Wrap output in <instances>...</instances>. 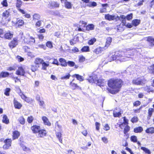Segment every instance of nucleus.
Returning a JSON list of instances; mask_svg holds the SVG:
<instances>
[{
    "instance_id": "26",
    "label": "nucleus",
    "mask_w": 154,
    "mask_h": 154,
    "mask_svg": "<svg viewBox=\"0 0 154 154\" xmlns=\"http://www.w3.org/2000/svg\"><path fill=\"white\" fill-rule=\"evenodd\" d=\"M125 24L122 23H120L119 25L117 26V30L120 32L123 31L125 29L124 26Z\"/></svg>"
},
{
    "instance_id": "44",
    "label": "nucleus",
    "mask_w": 154,
    "mask_h": 154,
    "mask_svg": "<svg viewBox=\"0 0 154 154\" xmlns=\"http://www.w3.org/2000/svg\"><path fill=\"white\" fill-rule=\"evenodd\" d=\"M42 65V69L43 70H47V67L49 66V63H47L43 61L41 64Z\"/></svg>"
},
{
    "instance_id": "55",
    "label": "nucleus",
    "mask_w": 154,
    "mask_h": 154,
    "mask_svg": "<svg viewBox=\"0 0 154 154\" xmlns=\"http://www.w3.org/2000/svg\"><path fill=\"white\" fill-rule=\"evenodd\" d=\"M71 75L69 73H67L65 75L62 76L60 79H69Z\"/></svg>"
},
{
    "instance_id": "38",
    "label": "nucleus",
    "mask_w": 154,
    "mask_h": 154,
    "mask_svg": "<svg viewBox=\"0 0 154 154\" xmlns=\"http://www.w3.org/2000/svg\"><path fill=\"white\" fill-rule=\"evenodd\" d=\"M44 60L39 58H36L34 61V63L36 65L38 66L42 64Z\"/></svg>"
},
{
    "instance_id": "20",
    "label": "nucleus",
    "mask_w": 154,
    "mask_h": 154,
    "mask_svg": "<svg viewBox=\"0 0 154 154\" xmlns=\"http://www.w3.org/2000/svg\"><path fill=\"white\" fill-rule=\"evenodd\" d=\"M13 103L14 107L17 109H20L22 107V104L18 102L14 98L13 100Z\"/></svg>"
},
{
    "instance_id": "49",
    "label": "nucleus",
    "mask_w": 154,
    "mask_h": 154,
    "mask_svg": "<svg viewBox=\"0 0 154 154\" xmlns=\"http://www.w3.org/2000/svg\"><path fill=\"white\" fill-rule=\"evenodd\" d=\"M18 121L22 125H24L25 123V119L23 116H21L18 119Z\"/></svg>"
},
{
    "instance_id": "45",
    "label": "nucleus",
    "mask_w": 154,
    "mask_h": 154,
    "mask_svg": "<svg viewBox=\"0 0 154 154\" xmlns=\"http://www.w3.org/2000/svg\"><path fill=\"white\" fill-rule=\"evenodd\" d=\"M39 67V65L37 66L36 64L32 65L31 66V70L32 72H35L38 70Z\"/></svg>"
},
{
    "instance_id": "63",
    "label": "nucleus",
    "mask_w": 154,
    "mask_h": 154,
    "mask_svg": "<svg viewBox=\"0 0 154 154\" xmlns=\"http://www.w3.org/2000/svg\"><path fill=\"white\" fill-rule=\"evenodd\" d=\"M85 58L82 55L79 57V62L81 63L85 61Z\"/></svg>"
},
{
    "instance_id": "24",
    "label": "nucleus",
    "mask_w": 154,
    "mask_h": 154,
    "mask_svg": "<svg viewBox=\"0 0 154 154\" xmlns=\"http://www.w3.org/2000/svg\"><path fill=\"white\" fill-rule=\"evenodd\" d=\"M24 23L23 20L20 19L16 21L15 23V25L18 27H20L21 26H24Z\"/></svg>"
},
{
    "instance_id": "12",
    "label": "nucleus",
    "mask_w": 154,
    "mask_h": 154,
    "mask_svg": "<svg viewBox=\"0 0 154 154\" xmlns=\"http://www.w3.org/2000/svg\"><path fill=\"white\" fill-rule=\"evenodd\" d=\"M145 80L143 79H141L140 78H137L136 79H134L132 80V83L137 85H141L144 84Z\"/></svg>"
},
{
    "instance_id": "36",
    "label": "nucleus",
    "mask_w": 154,
    "mask_h": 154,
    "mask_svg": "<svg viewBox=\"0 0 154 154\" xmlns=\"http://www.w3.org/2000/svg\"><path fill=\"white\" fill-rule=\"evenodd\" d=\"M148 70L149 73L154 75V63L149 66L148 68Z\"/></svg>"
},
{
    "instance_id": "22",
    "label": "nucleus",
    "mask_w": 154,
    "mask_h": 154,
    "mask_svg": "<svg viewBox=\"0 0 154 154\" xmlns=\"http://www.w3.org/2000/svg\"><path fill=\"white\" fill-rule=\"evenodd\" d=\"M59 60L60 63V65L62 67H66L67 66V63L66 60L62 58L59 59Z\"/></svg>"
},
{
    "instance_id": "41",
    "label": "nucleus",
    "mask_w": 154,
    "mask_h": 154,
    "mask_svg": "<svg viewBox=\"0 0 154 154\" xmlns=\"http://www.w3.org/2000/svg\"><path fill=\"white\" fill-rule=\"evenodd\" d=\"M56 135L58 139L60 142L61 143H62L63 141L61 133L60 132H57L56 133Z\"/></svg>"
},
{
    "instance_id": "19",
    "label": "nucleus",
    "mask_w": 154,
    "mask_h": 154,
    "mask_svg": "<svg viewBox=\"0 0 154 154\" xmlns=\"http://www.w3.org/2000/svg\"><path fill=\"white\" fill-rule=\"evenodd\" d=\"M42 119L44 125L50 126L51 125V123L49 121L47 117L45 116H43L42 117Z\"/></svg>"
},
{
    "instance_id": "62",
    "label": "nucleus",
    "mask_w": 154,
    "mask_h": 154,
    "mask_svg": "<svg viewBox=\"0 0 154 154\" xmlns=\"http://www.w3.org/2000/svg\"><path fill=\"white\" fill-rule=\"evenodd\" d=\"M133 14L132 13H131L129 14H128L126 16V19L128 20H130L132 18Z\"/></svg>"
},
{
    "instance_id": "16",
    "label": "nucleus",
    "mask_w": 154,
    "mask_h": 154,
    "mask_svg": "<svg viewBox=\"0 0 154 154\" xmlns=\"http://www.w3.org/2000/svg\"><path fill=\"white\" fill-rule=\"evenodd\" d=\"M25 73V70L22 66L19 67L18 69L16 72V74L17 75L24 76Z\"/></svg>"
},
{
    "instance_id": "29",
    "label": "nucleus",
    "mask_w": 154,
    "mask_h": 154,
    "mask_svg": "<svg viewBox=\"0 0 154 154\" xmlns=\"http://www.w3.org/2000/svg\"><path fill=\"white\" fill-rule=\"evenodd\" d=\"M143 131V128L141 126H138L134 129L133 131L136 133H140Z\"/></svg>"
},
{
    "instance_id": "60",
    "label": "nucleus",
    "mask_w": 154,
    "mask_h": 154,
    "mask_svg": "<svg viewBox=\"0 0 154 154\" xmlns=\"http://www.w3.org/2000/svg\"><path fill=\"white\" fill-rule=\"evenodd\" d=\"M16 58L19 62H21L24 60V59L23 57L19 55H17Z\"/></svg>"
},
{
    "instance_id": "1",
    "label": "nucleus",
    "mask_w": 154,
    "mask_h": 154,
    "mask_svg": "<svg viewBox=\"0 0 154 154\" xmlns=\"http://www.w3.org/2000/svg\"><path fill=\"white\" fill-rule=\"evenodd\" d=\"M124 84V81L120 79L111 78L108 81L109 88H107L106 90L111 94H115L120 91Z\"/></svg>"
},
{
    "instance_id": "28",
    "label": "nucleus",
    "mask_w": 154,
    "mask_h": 154,
    "mask_svg": "<svg viewBox=\"0 0 154 154\" xmlns=\"http://www.w3.org/2000/svg\"><path fill=\"white\" fill-rule=\"evenodd\" d=\"M73 78H76V79L80 82H82L84 80V78L82 76L78 74H74L72 75Z\"/></svg>"
},
{
    "instance_id": "2",
    "label": "nucleus",
    "mask_w": 154,
    "mask_h": 154,
    "mask_svg": "<svg viewBox=\"0 0 154 154\" xmlns=\"http://www.w3.org/2000/svg\"><path fill=\"white\" fill-rule=\"evenodd\" d=\"M124 55V53L123 51H119L116 52L111 57L113 60H117L121 62H123L125 61Z\"/></svg>"
},
{
    "instance_id": "23",
    "label": "nucleus",
    "mask_w": 154,
    "mask_h": 154,
    "mask_svg": "<svg viewBox=\"0 0 154 154\" xmlns=\"http://www.w3.org/2000/svg\"><path fill=\"white\" fill-rule=\"evenodd\" d=\"M21 98L24 100L25 101L28 103H31L33 101V100L27 97H26L24 94H22L20 95Z\"/></svg>"
},
{
    "instance_id": "52",
    "label": "nucleus",
    "mask_w": 154,
    "mask_h": 154,
    "mask_svg": "<svg viewBox=\"0 0 154 154\" xmlns=\"http://www.w3.org/2000/svg\"><path fill=\"white\" fill-rule=\"evenodd\" d=\"M138 121V118L137 116H133L131 119V121L133 123L137 122Z\"/></svg>"
},
{
    "instance_id": "8",
    "label": "nucleus",
    "mask_w": 154,
    "mask_h": 154,
    "mask_svg": "<svg viewBox=\"0 0 154 154\" xmlns=\"http://www.w3.org/2000/svg\"><path fill=\"white\" fill-rule=\"evenodd\" d=\"M74 80V79H73L70 82L69 86L70 88L73 90L77 89L81 90V88L77 84L73 82Z\"/></svg>"
},
{
    "instance_id": "27",
    "label": "nucleus",
    "mask_w": 154,
    "mask_h": 154,
    "mask_svg": "<svg viewBox=\"0 0 154 154\" xmlns=\"http://www.w3.org/2000/svg\"><path fill=\"white\" fill-rule=\"evenodd\" d=\"M145 131L146 133L148 134H154V127H148L146 129Z\"/></svg>"
},
{
    "instance_id": "18",
    "label": "nucleus",
    "mask_w": 154,
    "mask_h": 154,
    "mask_svg": "<svg viewBox=\"0 0 154 154\" xmlns=\"http://www.w3.org/2000/svg\"><path fill=\"white\" fill-rule=\"evenodd\" d=\"M112 41V38L110 37H107L106 39V41L105 45L103 47L105 49L108 48L111 45Z\"/></svg>"
},
{
    "instance_id": "3",
    "label": "nucleus",
    "mask_w": 154,
    "mask_h": 154,
    "mask_svg": "<svg viewBox=\"0 0 154 154\" xmlns=\"http://www.w3.org/2000/svg\"><path fill=\"white\" fill-rule=\"evenodd\" d=\"M20 38L23 39V42L24 44L30 45L34 44L35 41V38L30 36L29 35L24 37L20 36Z\"/></svg>"
},
{
    "instance_id": "25",
    "label": "nucleus",
    "mask_w": 154,
    "mask_h": 154,
    "mask_svg": "<svg viewBox=\"0 0 154 154\" xmlns=\"http://www.w3.org/2000/svg\"><path fill=\"white\" fill-rule=\"evenodd\" d=\"M122 119H123V122L119 125V127L122 129L123 124L126 125H128V120L125 116L123 117Z\"/></svg>"
},
{
    "instance_id": "37",
    "label": "nucleus",
    "mask_w": 154,
    "mask_h": 154,
    "mask_svg": "<svg viewBox=\"0 0 154 154\" xmlns=\"http://www.w3.org/2000/svg\"><path fill=\"white\" fill-rule=\"evenodd\" d=\"M81 51L83 52H87L90 51V47L88 46H84L81 49Z\"/></svg>"
},
{
    "instance_id": "10",
    "label": "nucleus",
    "mask_w": 154,
    "mask_h": 154,
    "mask_svg": "<svg viewBox=\"0 0 154 154\" xmlns=\"http://www.w3.org/2000/svg\"><path fill=\"white\" fill-rule=\"evenodd\" d=\"M48 5L49 8L54 9L59 8L60 6V3L57 1H52L49 2Z\"/></svg>"
},
{
    "instance_id": "5",
    "label": "nucleus",
    "mask_w": 154,
    "mask_h": 154,
    "mask_svg": "<svg viewBox=\"0 0 154 154\" xmlns=\"http://www.w3.org/2000/svg\"><path fill=\"white\" fill-rule=\"evenodd\" d=\"M12 140L11 138H6L4 141L5 144L2 146L4 149H8L11 146Z\"/></svg>"
},
{
    "instance_id": "54",
    "label": "nucleus",
    "mask_w": 154,
    "mask_h": 154,
    "mask_svg": "<svg viewBox=\"0 0 154 154\" xmlns=\"http://www.w3.org/2000/svg\"><path fill=\"white\" fill-rule=\"evenodd\" d=\"M34 119V117L32 116L28 117L27 120L28 122L29 123H32Z\"/></svg>"
},
{
    "instance_id": "64",
    "label": "nucleus",
    "mask_w": 154,
    "mask_h": 154,
    "mask_svg": "<svg viewBox=\"0 0 154 154\" xmlns=\"http://www.w3.org/2000/svg\"><path fill=\"white\" fill-rule=\"evenodd\" d=\"M67 64L70 67H73L74 66L75 63L73 61H69L67 62Z\"/></svg>"
},
{
    "instance_id": "40",
    "label": "nucleus",
    "mask_w": 154,
    "mask_h": 154,
    "mask_svg": "<svg viewBox=\"0 0 154 154\" xmlns=\"http://www.w3.org/2000/svg\"><path fill=\"white\" fill-rule=\"evenodd\" d=\"M96 39L94 37L88 41V44L89 45H93L96 42Z\"/></svg>"
},
{
    "instance_id": "43",
    "label": "nucleus",
    "mask_w": 154,
    "mask_h": 154,
    "mask_svg": "<svg viewBox=\"0 0 154 154\" xmlns=\"http://www.w3.org/2000/svg\"><path fill=\"white\" fill-rule=\"evenodd\" d=\"M2 122L5 124H8L9 123V119L7 116L6 115L3 116L2 120Z\"/></svg>"
},
{
    "instance_id": "14",
    "label": "nucleus",
    "mask_w": 154,
    "mask_h": 154,
    "mask_svg": "<svg viewBox=\"0 0 154 154\" xmlns=\"http://www.w3.org/2000/svg\"><path fill=\"white\" fill-rule=\"evenodd\" d=\"M104 48V47L99 46L93 50L92 51L94 54L96 55H100L103 51Z\"/></svg>"
},
{
    "instance_id": "58",
    "label": "nucleus",
    "mask_w": 154,
    "mask_h": 154,
    "mask_svg": "<svg viewBox=\"0 0 154 154\" xmlns=\"http://www.w3.org/2000/svg\"><path fill=\"white\" fill-rule=\"evenodd\" d=\"M141 102L139 100H136L133 103L134 106L137 107L140 106L141 104Z\"/></svg>"
},
{
    "instance_id": "50",
    "label": "nucleus",
    "mask_w": 154,
    "mask_h": 154,
    "mask_svg": "<svg viewBox=\"0 0 154 154\" xmlns=\"http://www.w3.org/2000/svg\"><path fill=\"white\" fill-rule=\"evenodd\" d=\"M130 140L133 143H136L137 141V137L135 135L131 136L130 137Z\"/></svg>"
},
{
    "instance_id": "35",
    "label": "nucleus",
    "mask_w": 154,
    "mask_h": 154,
    "mask_svg": "<svg viewBox=\"0 0 154 154\" xmlns=\"http://www.w3.org/2000/svg\"><path fill=\"white\" fill-rule=\"evenodd\" d=\"M119 19L118 21L120 20L121 21L122 23L124 24H126V17L124 15H121L120 17H119Z\"/></svg>"
},
{
    "instance_id": "6",
    "label": "nucleus",
    "mask_w": 154,
    "mask_h": 154,
    "mask_svg": "<svg viewBox=\"0 0 154 154\" xmlns=\"http://www.w3.org/2000/svg\"><path fill=\"white\" fill-rule=\"evenodd\" d=\"M19 40L17 37L14 38L8 43V45L9 48L12 49L18 45Z\"/></svg>"
},
{
    "instance_id": "53",
    "label": "nucleus",
    "mask_w": 154,
    "mask_h": 154,
    "mask_svg": "<svg viewBox=\"0 0 154 154\" xmlns=\"http://www.w3.org/2000/svg\"><path fill=\"white\" fill-rule=\"evenodd\" d=\"M1 4L3 7H7L8 6L7 0H3L1 2Z\"/></svg>"
},
{
    "instance_id": "32",
    "label": "nucleus",
    "mask_w": 154,
    "mask_h": 154,
    "mask_svg": "<svg viewBox=\"0 0 154 154\" xmlns=\"http://www.w3.org/2000/svg\"><path fill=\"white\" fill-rule=\"evenodd\" d=\"M13 34L10 32H7L5 33L4 37L6 39L11 40L13 36Z\"/></svg>"
},
{
    "instance_id": "30",
    "label": "nucleus",
    "mask_w": 154,
    "mask_h": 154,
    "mask_svg": "<svg viewBox=\"0 0 154 154\" xmlns=\"http://www.w3.org/2000/svg\"><path fill=\"white\" fill-rule=\"evenodd\" d=\"M95 26L93 24H89L86 25V30L88 31L93 30L94 29Z\"/></svg>"
},
{
    "instance_id": "34",
    "label": "nucleus",
    "mask_w": 154,
    "mask_h": 154,
    "mask_svg": "<svg viewBox=\"0 0 154 154\" xmlns=\"http://www.w3.org/2000/svg\"><path fill=\"white\" fill-rule=\"evenodd\" d=\"M146 41L150 42L151 46H154V38L151 36H149L146 37Z\"/></svg>"
},
{
    "instance_id": "33",
    "label": "nucleus",
    "mask_w": 154,
    "mask_h": 154,
    "mask_svg": "<svg viewBox=\"0 0 154 154\" xmlns=\"http://www.w3.org/2000/svg\"><path fill=\"white\" fill-rule=\"evenodd\" d=\"M140 19H135L131 21L132 25L134 26H137L140 23Z\"/></svg>"
},
{
    "instance_id": "15",
    "label": "nucleus",
    "mask_w": 154,
    "mask_h": 154,
    "mask_svg": "<svg viewBox=\"0 0 154 154\" xmlns=\"http://www.w3.org/2000/svg\"><path fill=\"white\" fill-rule=\"evenodd\" d=\"M37 134L38 137L40 138L44 137L47 135V131L45 129H40Z\"/></svg>"
},
{
    "instance_id": "61",
    "label": "nucleus",
    "mask_w": 154,
    "mask_h": 154,
    "mask_svg": "<svg viewBox=\"0 0 154 154\" xmlns=\"http://www.w3.org/2000/svg\"><path fill=\"white\" fill-rule=\"evenodd\" d=\"M52 63L58 66L60 65V63H59L57 59L55 58L53 59V61Z\"/></svg>"
},
{
    "instance_id": "56",
    "label": "nucleus",
    "mask_w": 154,
    "mask_h": 154,
    "mask_svg": "<svg viewBox=\"0 0 154 154\" xmlns=\"http://www.w3.org/2000/svg\"><path fill=\"white\" fill-rule=\"evenodd\" d=\"M10 90L11 89L10 88H6L5 90L4 94L6 96H9Z\"/></svg>"
},
{
    "instance_id": "48",
    "label": "nucleus",
    "mask_w": 154,
    "mask_h": 154,
    "mask_svg": "<svg viewBox=\"0 0 154 154\" xmlns=\"http://www.w3.org/2000/svg\"><path fill=\"white\" fill-rule=\"evenodd\" d=\"M140 149L145 152V153L148 154H150L151 152L150 150L147 148L143 146L141 147Z\"/></svg>"
},
{
    "instance_id": "21",
    "label": "nucleus",
    "mask_w": 154,
    "mask_h": 154,
    "mask_svg": "<svg viewBox=\"0 0 154 154\" xmlns=\"http://www.w3.org/2000/svg\"><path fill=\"white\" fill-rule=\"evenodd\" d=\"M152 107L154 109L152 108H149L148 110V115L147 116V119H150L152 116L153 112H154V104L152 105Z\"/></svg>"
},
{
    "instance_id": "39",
    "label": "nucleus",
    "mask_w": 154,
    "mask_h": 154,
    "mask_svg": "<svg viewBox=\"0 0 154 154\" xmlns=\"http://www.w3.org/2000/svg\"><path fill=\"white\" fill-rule=\"evenodd\" d=\"M64 5L66 8L70 9L72 8V5L70 2L66 0V1L64 2Z\"/></svg>"
},
{
    "instance_id": "9",
    "label": "nucleus",
    "mask_w": 154,
    "mask_h": 154,
    "mask_svg": "<svg viewBox=\"0 0 154 154\" xmlns=\"http://www.w3.org/2000/svg\"><path fill=\"white\" fill-rule=\"evenodd\" d=\"M105 19L109 21H111L115 20L116 21H117L119 20V16H116L114 15H111L109 14H105Z\"/></svg>"
},
{
    "instance_id": "31",
    "label": "nucleus",
    "mask_w": 154,
    "mask_h": 154,
    "mask_svg": "<svg viewBox=\"0 0 154 154\" xmlns=\"http://www.w3.org/2000/svg\"><path fill=\"white\" fill-rule=\"evenodd\" d=\"M10 74L8 72L2 71L0 73V78L8 77Z\"/></svg>"
},
{
    "instance_id": "11",
    "label": "nucleus",
    "mask_w": 154,
    "mask_h": 154,
    "mask_svg": "<svg viewBox=\"0 0 154 154\" xmlns=\"http://www.w3.org/2000/svg\"><path fill=\"white\" fill-rule=\"evenodd\" d=\"M87 25V23L83 21L80 20L79 22V27L78 28V31H79L84 32V28H86V25Z\"/></svg>"
},
{
    "instance_id": "7",
    "label": "nucleus",
    "mask_w": 154,
    "mask_h": 154,
    "mask_svg": "<svg viewBox=\"0 0 154 154\" xmlns=\"http://www.w3.org/2000/svg\"><path fill=\"white\" fill-rule=\"evenodd\" d=\"M22 3L23 2L21 0H16L15 6L17 8L18 11L22 14H24L26 13L25 11L23 10L20 8L22 5Z\"/></svg>"
},
{
    "instance_id": "47",
    "label": "nucleus",
    "mask_w": 154,
    "mask_h": 154,
    "mask_svg": "<svg viewBox=\"0 0 154 154\" xmlns=\"http://www.w3.org/2000/svg\"><path fill=\"white\" fill-rule=\"evenodd\" d=\"M20 146L22 148L23 150L24 151H29L30 152V149L28 148L26 146H25L23 144L20 143Z\"/></svg>"
},
{
    "instance_id": "57",
    "label": "nucleus",
    "mask_w": 154,
    "mask_h": 154,
    "mask_svg": "<svg viewBox=\"0 0 154 154\" xmlns=\"http://www.w3.org/2000/svg\"><path fill=\"white\" fill-rule=\"evenodd\" d=\"M40 15L39 14H34L33 16V20H38L40 19Z\"/></svg>"
},
{
    "instance_id": "42",
    "label": "nucleus",
    "mask_w": 154,
    "mask_h": 154,
    "mask_svg": "<svg viewBox=\"0 0 154 154\" xmlns=\"http://www.w3.org/2000/svg\"><path fill=\"white\" fill-rule=\"evenodd\" d=\"M96 84L97 85L101 87L105 85V83L101 79H98L97 80Z\"/></svg>"
},
{
    "instance_id": "4",
    "label": "nucleus",
    "mask_w": 154,
    "mask_h": 154,
    "mask_svg": "<svg viewBox=\"0 0 154 154\" xmlns=\"http://www.w3.org/2000/svg\"><path fill=\"white\" fill-rule=\"evenodd\" d=\"M10 9V8L5 10L2 14V16L3 18L7 21V22L11 21L10 17L11 16Z\"/></svg>"
},
{
    "instance_id": "51",
    "label": "nucleus",
    "mask_w": 154,
    "mask_h": 154,
    "mask_svg": "<svg viewBox=\"0 0 154 154\" xmlns=\"http://www.w3.org/2000/svg\"><path fill=\"white\" fill-rule=\"evenodd\" d=\"M122 111H120L118 112H113V116L114 117H119L121 115L122 113Z\"/></svg>"
},
{
    "instance_id": "59",
    "label": "nucleus",
    "mask_w": 154,
    "mask_h": 154,
    "mask_svg": "<svg viewBox=\"0 0 154 154\" xmlns=\"http://www.w3.org/2000/svg\"><path fill=\"white\" fill-rule=\"evenodd\" d=\"M46 46L49 48H53V45L52 42L51 41H48L46 44Z\"/></svg>"
},
{
    "instance_id": "13",
    "label": "nucleus",
    "mask_w": 154,
    "mask_h": 154,
    "mask_svg": "<svg viewBox=\"0 0 154 154\" xmlns=\"http://www.w3.org/2000/svg\"><path fill=\"white\" fill-rule=\"evenodd\" d=\"M30 129L33 133L37 134L40 129L41 127L39 125H33L31 126Z\"/></svg>"
},
{
    "instance_id": "17",
    "label": "nucleus",
    "mask_w": 154,
    "mask_h": 154,
    "mask_svg": "<svg viewBox=\"0 0 154 154\" xmlns=\"http://www.w3.org/2000/svg\"><path fill=\"white\" fill-rule=\"evenodd\" d=\"M20 133L17 130H15L12 132V140H13L17 139L20 136Z\"/></svg>"
},
{
    "instance_id": "46",
    "label": "nucleus",
    "mask_w": 154,
    "mask_h": 154,
    "mask_svg": "<svg viewBox=\"0 0 154 154\" xmlns=\"http://www.w3.org/2000/svg\"><path fill=\"white\" fill-rule=\"evenodd\" d=\"M130 129V127L129 125H126L124 128L123 133L124 134L126 135L128 132L129 131Z\"/></svg>"
}]
</instances>
